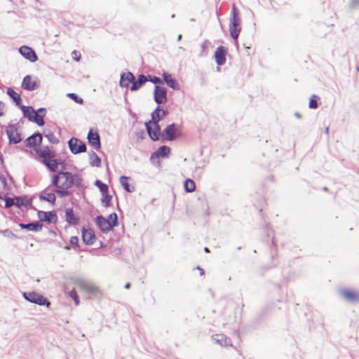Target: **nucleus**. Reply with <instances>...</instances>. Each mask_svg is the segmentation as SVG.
<instances>
[{
	"instance_id": "nucleus-31",
	"label": "nucleus",
	"mask_w": 359,
	"mask_h": 359,
	"mask_svg": "<svg viewBox=\"0 0 359 359\" xmlns=\"http://www.w3.org/2000/svg\"><path fill=\"white\" fill-rule=\"evenodd\" d=\"M51 171H56L58 169V162L54 158H50L43 163Z\"/></svg>"
},
{
	"instance_id": "nucleus-17",
	"label": "nucleus",
	"mask_w": 359,
	"mask_h": 359,
	"mask_svg": "<svg viewBox=\"0 0 359 359\" xmlns=\"http://www.w3.org/2000/svg\"><path fill=\"white\" fill-rule=\"evenodd\" d=\"M82 241L86 245H93L95 241V235L91 229H82Z\"/></svg>"
},
{
	"instance_id": "nucleus-33",
	"label": "nucleus",
	"mask_w": 359,
	"mask_h": 359,
	"mask_svg": "<svg viewBox=\"0 0 359 359\" xmlns=\"http://www.w3.org/2000/svg\"><path fill=\"white\" fill-rule=\"evenodd\" d=\"M95 184L99 188L102 194L108 193V186L100 180H96Z\"/></svg>"
},
{
	"instance_id": "nucleus-8",
	"label": "nucleus",
	"mask_w": 359,
	"mask_h": 359,
	"mask_svg": "<svg viewBox=\"0 0 359 359\" xmlns=\"http://www.w3.org/2000/svg\"><path fill=\"white\" fill-rule=\"evenodd\" d=\"M146 128L148 134L152 140L156 141L159 139L161 128L158 123L149 121L146 123Z\"/></svg>"
},
{
	"instance_id": "nucleus-5",
	"label": "nucleus",
	"mask_w": 359,
	"mask_h": 359,
	"mask_svg": "<svg viewBox=\"0 0 359 359\" xmlns=\"http://www.w3.org/2000/svg\"><path fill=\"white\" fill-rule=\"evenodd\" d=\"M229 31L232 38L236 40L241 32V27L240 20L237 15V13L236 12L235 6H233V16L231 20V24L229 25Z\"/></svg>"
},
{
	"instance_id": "nucleus-51",
	"label": "nucleus",
	"mask_w": 359,
	"mask_h": 359,
	"mask_svg": "<svg viewBox=\"0 0 359 359\" xmlns=\"http://www.w3.org/2000/svg\"><path fill=\"white\" fill-rule=\"evenodd\" d=\"M52 142H53V143H56V142H58V140H57V139H55V141H52Z\"/></svg>"
},
{
	"instance_id": "nucleus-1",
	"label": "nucleus",
	"mask_w": 359,
	"mask_h": 359,
	"mask_svg": "<svg viewBox=\"0 0 359 359\" xmlns=\"http://www.w3.org/2000/svg\"><path fill=\"white\" fill-rule=\"evenodd\" d=\"M51 185L56 188L57 195L65 197L71 194V189L74 187H79L81 179L78 175L67 171H60L51 177Z\"/></svg>"
},
{
	"instance_id": "nucleus-50",
	"label": "nucleus",
	"mask_w": 359,
	"mask_h": 359,
	"mask_svg": "<svg viewBox=\"0 0 359 359\" xmlns=\"http://www.w3.org/2000/svg\"><path fill=\"white\" fill-rule=\"evenodd\" d=\"M205 251L206 252H209V250H208V248H205Z\"/></svg>"
},
{
	"instance_id": "nucleus-32",
	"label": "nucleus",
	"mask_w": 359,
	"mask_h": 359,
	"mask_svg": "<svg viewBox=\"0 0 359 359\" xmlns=\"http://www.w3.org/2000/svg\"><path fill=\"white\" fill-rule=\"evenodd\" d=\"M184 188L187 192H193L196 189L195 182L192 180L187 179L184 182Z\"/></svg>"
},
{
	"instance_id": "nucleus-15",
	"label": "nucleus",
	"mask_w": 359,
	"mask_h": 359,
	"mask_svg": "<svg viewBox=\"0 0 359 359\" xmlns=\"http://www.w3.org/2000/svg\"><path fill=\"white\" fill-rule=\"evenodd\" d=\"M79 287L82 290L93 295H97L100 292L99 287L90 283L81 282L79 283Z\"/></svg>"
},
{
	"instance_id": "nucleus-13",
	"label": "nucleus",
	"mask_w": 359,
	"mask_h": 359,
	"mask_svg": "<svg viewBox=\"0 0 359 359\" xmlns=\"http://www.w3.org/2000/svg\"><path fill=\"white\" fill-rule=\"evenodd\" d=\"M154 100L158 104H163L167 101V92L165 88L159 86L155 87Z\"/></svg>"
},
{
	"instance_id": "nucleus-9",
	"label": "nucleus",
	"mask_w": 359,
	"mask_h": 359,
	"mask_svg": "<svg viewBox=\"0 0 359 359\" xmlns=\"http://www.w3.org/2000/svg\"><path fill=\"white\" fill-rule=\"evenodd\" d=\"M6 133L10 144H17L21 142V134L19 133L18 129L15 126H9L7 128Z\"/></svg>"
},
{
	"instance_id": "nucleus-39",
	"label": "nucleus",
	"mask_w": 359,
	"mask_h": 359,
	"mask_svg": "<svg viewBox=\"0 0 359 359\" xmlns=\"http://www.w3.org/2000/svg\"><path fill=\"white\" fill-rule=\"evenodd\" d=\"M67 96L71 98L72 100H73L75 102L78 103V104H83V99L78 97L76 94L74 93H69L67 94Z\"/></svg>"
},
{
	"instance_id": "nucleus-34",
	"label": "nucleus",
	"mask_w": 359,
	"mask_h": 359,
	"mask_svg": "<svg viewBox=\"0 0 359 359\" xmlns=\"http://www.w3.org/2000/svg\"><path fill=\"white\" fill-rule=\"evenodd\" d=\"M31 121L35 122L40 126H42L44 125L43 116L41 115H39L37 114V112L34 115L33 118L31 119Z\"/></svg>"
},
{
	"instance_id": "nucleus-23",
	"label": "nucleus",
	"mask_w": 359,
	"mask_h": 359,
	"mask_svg": "<svg viewBox=\"0 0 359 359\" xmlns=\"http://www.w3.org/2000/svg\"><path fill=\"white\" fill-rule=\"evenodd\" d=\"M170 153V149L167 146L160 147L156 151L151 154V158L167 157Z\"/></svg>"
},
{
	"instance_id": "nucleus-26",
	"label": "nucleus",
	"mask_w": 359,
	"mask_h": 359,
	"mask_svg": "<svg viewBox=\"0 0 359 359\" xmlns=\"http://www.w3.org/2000/svg\"><path fill=\"white\" fill-rule=\"evenodd\" d=\"M20 226L23 229H28L32 231H38L41 229L42 224L39 222H33L29 224H20Z\"/></svg>"
},
{
	"instance_id": "nucleus-43",
	"label": "nucleus",
	"mask_w": 359,
	"mask_h": 359,
	"mask_svg": "<svg viewBox=\"0 0 359 359\" xmlns=\"http://www.w3.org/2000/svg\"><path fill=\"white\" fill-rule=\"evenodd\" d=\"M91 159L93 161V164L97 166L100 165V159L97 156V155L95 153H93L91 156Z\"/></svg>"
},
{
	"instance_id": "nucleus-20",
	"label": "nucleus",
	"mask_w": 359,
	"mask_h": 359,
	"mask_svg": "<svg viewBox=\"0 0 359 359\" xmlns=\"http://www.w3.org/2000/svg\"><path fill=\"white\" fill-rule=\"evenodd\" d=\"M135 80L134 75L130 72H126L121 74L120 80V86L121 87L128 88L130 83H133Z\"/></svg>"
},
{
	"instance_id": "nucleus-7",
	"label": "nucleus",
	"mask_w": 359,
	"mask_h": 359,
	"mask_svg": "<svg viewBox=\"0 0 359 359\" xmlns=\"http://www.w3.org/2000/svg\"><path fill=\"white\" fill-rule=\"evenodd\" d=\"M69 147L73 154H79L86 151V144L80 140L72 137L69 141Z\"/></svg>"
},
{
	"instance_id": "nucleus-16",
	"label": "nucleus",
	"mask_w": 359,
	"mask_h": 359,
	"mask_svg": "<svg viewBox=\"0 0 359 359\" xmlns=\"http://www.w3.org/2000/svg\"><path fill=\"white\" fill-rule=\"evenodd\" d=\"M41 142L42 135L39 133L33 134L30 137H27L25 140L26 144L28 147L34 148V149L39 148L38 147L41 144Z\"/></svg>"
},
{
	"instance_id": "nucleus-14",
	"label": "nucleus",
	"mask_w": 359,
	"mask_h": 359,
	"mask_svg": "<svg viewBox=\"0 0 359 359\" xmlns=\"http://www.w3.org/2000/svg\"><path fill=\"white\" fill-rule=\"evenodd\" d=\"M19 52L25 58L32 62L36 61L38 59V57L34 50L29 46H23L20 47Z\"/></svg>"
},
{
	"instance_id": "nucleus-24",
	"label": "nucleus",
	"mask_w": 359,
	"mask_h": 359,
	"mask_svg": "<svg viewBox=\"0 0 359 359\" xmlns=\"http://www.w3.org/2000/svg\"><path fill=\"white\" fill-rule=\"evenodd\" d=\"M168 112L158 107L151 114V121L158 123L159 121L167 115Z\"/></svg>"
},
{
	"instance_id": "nucleus-36",
	"label": "nucleus",
	"mask_w": 359,
	"mask_h": 359,
	"mask_svg": "<svg viewBox=\"0 0 359 359\" xmlns=\"http://www.w3.org/2000/svg\"><path fill=\"white\" fill-rule=\"evenodd\" d=\"M318 99V97L316 95H313L309 100V107L311 109H316L318 107V102L317 100Z\"/></svg>"
},
{
	"instance_id": "nucleus-19",
	"label": "nucleus",
	"mask_w": 359,
	"mask_h": 359,
	"mask_svg": "<svg viewBox=\"0 0 359 359\" xmlns=\"http://www.w3.org/2000/svg\"><path fill=\"white\" fill-rule=\"evenodd\" d=\"M88 142L95 147L96 149H100V136L97 131H93L92 129L90 130L88 134Z\"/></svg>"
},
{
	"instance_id": "nucleus-4",
	"label": "nucleus",
	"mask_w": 359,
	"mask_h": 359,
	"mask_svg": "<svg viewBox=\"0 0 359 359\" xmlns=\"http://www.w3.org/2000/svg\"><path fill=\"white\" fill-rule=\"evenodd\" d=\"M23 297L27 301L41 306L46 305L47 307H49L50 305V303L46 297L35 292H25Z\"/></svg>"
},
{
	"instance_id": "nucleus-6",
	"label": "nucleus",
	"mask_w": 359,
	"mask_h": 359,
	"mask_svg": "<svg viewBox=\"0 0 359 359\" xmlns=\"http://www.w3.org/2000/svg\"><path fill=\"white\" fill-rule=\"evenodd\" d=\"M56 188L52 189L51 187H48L41 191L39 195V198L54 205L56 201Z\"/></svg>"
},
{
	"instance_id": "nucleus-12",
	"label": "nucleus",
	"mask_w": 359,
	"mask_h": 359,
	"mask_svg": "<svg viewBox=\"0 0 359 359\" xmlns=\"http://www.w3.org/2000/svg\"><path fill=\"white\" fill-rule=\"evenodd\" d=\"M227 52V48L222 46H219L216 49L215 53V59L218 65L221 66L225 64Z\"/></svg>"
},
{
	"instance_id": "nucleus-22",
	"label": "nucleus",
	"mask_w": 359,
	"mask_h": 359,
	"mask_svg": "<svg viewBox=\"0 0 359 359\" xmlns=\"http://www.w3.org/2000/svg\"><path fill=\"white\" fill-rule=\"evenodd\" d=\"M22 87L27 90H33L36 87V81L31 76H26L23 79Z\"/></svg>"
},
{
	"instance_id": "nucleus-10",
	"label": "nucleus",
	"mask_w": 359,
	"mask_h": 359,
	"mask_svg": "<svg viewBox=\"0 0 359 359\" xmlns=\"http://www.w3.org/2000/svg\"><path fill=\"white\" fill-rule=\"evenodd\" d=\"M34 151L39 157L43 159V163L48 160L50 158H55V151L50 149L48 147H44L43 148H36Z\"/></svg>"
},
{
	"instance_id": "nucleus-30",
	"label": "nucleus",
	"mask_w": 359,
	"mask_h": 359,
	"mask_svg": "<svg viewBox=\"0 0 359 359\" xmlns=\"http://www.w3.org/2000/svg\"><path fill=\"white\" fill-rule=\"evenodd\" d=\"M7 94L14 100L17 105H20L21 102V97L20 94L10 88L7 89Z\"/></svg>"
},
{
	"instance_id": "nucleus-29",
	"label": "nucleus",
	"mask_w": 359,
	"mask_h": 359,
	"mask_svg": "<svg viewBox=\"0 0 359 359\" xmlns=\"http://www.w3.org/2000/svg\"><path fill=\"white\" fill-rule=\"evenodd\" d=\"M24 116L28 118L29 121L33 118L36 111L32 107L28 106H23L22 107Z\"/></svg>"
},
{
	"instance_id": "nucleus-47",
	"label": "nucleus",
	"mask_w": 359,
	"mask_h": 359,
	"mask_svg": "<svg viewBox=\"0 0 359 359\" xmlns=\"http://www.w3.org/2000/svg\"><path fill=\"white\" fill-rule=\"evenodd\" d=\"M4 103L0 102V116L3 114L1 111L4 108Z\"/></svg>"
},
{
	"instance_id": "nucleus-18",
	"label": "nucleus",
	"mask_w": 359,
	"mask_h": 359,
	"mask_svg": "<svg viewBox=\"0 0 359 359\" xmlns=\"http://www.w3.org/2000/svg\"><path fill=\"white\" fill-rule=\"evenodd\" d=\"M342 297L347 301L351 302H356L359 301V294L352 290L345 289L341 290Z\"/></svg>"
},
{
	"instance_id": "nucleus-41",
	"label": "nucleus",
	"mask_w": 359,
	"mask_h": 359,
	"mask_svg": "<svg viewBox=\"0 0 359 359\" xmlns=\"http://www.w3.org/2000/svg\"><path fill=\"white\" fill-rule=\"evenodd\" d=\"M148 81H150L154 83H163V81L160 78L155 76H149Z\"/></svg>"
},
{
	"instance_id": "nucleus-2",
	"label": "nucleus",
	"mask_w": 359,
	"mask_h": 359,
	"mask_svg": "<svg viewBox=\"0 0 359 359\" xmlns=\"http://www.w3.org/2000/svg\"><path fill=\"white\" fill-rule=\"evenodd\" d=\"M95 222L102 232H109L113 227L118 225L117 215L115 212L110 214L107 219L103 216H97Z\"/></svg>"
},
{
	"instance_id": "nucleus-11",
	"label": "nucleus",
	"mask_w": 359,
	"mask_h": 359,
	"mask_svg": "<svg viewBox=\"0 0 359 359\" xmlns=\"http://www.w3.org/2000/svg\"><path fill=\"white\" fill-rule=\"evenodd\" d=\"M37 215L41 221L46 222L47 223L55 224L57 221V215L54 211L46 212L39 210L38 211Z\"/></svg>"
},
{
	"instance_id": "nucleus-35",
	"label": "nucleus",
	"mask_w": 359,
	"mask_h": 359,
	"mask_svg": "<svg viewBox=\"0 0 359 359\" xmlns=\"http://www.w3.org/2000/svg\"><path fill=\"white\" fill-rule=\"evenodd\" d=\"M128 177H121L120 179V182L121 183V185L124 188V189L128 192H131L133 190L130 189L128 182Z\"/></svg>"
},
{
	"instance_id": "nucleus-21",
	"label": "nucleus",
	"mask_w": 359,
	"mask_h": 359,
	"mask_svg": "<svg viewBox=\"0 0 359 359\" xmlns=\"http://www.w3.org/2000/svg\"><path fill=\"white\" fill-rule=\"evenodd\" d=\"M212 339L222 346H231V341L229 338L222 334H217L212 336Z\"/></svg>"
},
{
	"instance_id": "nucleus-49",
	"label": "nucleus",
	"mask_w": 359,
	"mask_h": 359,
	"mask_svg": "<svg viewBox=\"0 0 359 359\" xmlns=\"http://www.w3.org/2000/svg\"><path fill=\"white\" fill-rule=\"evenodd\" d=\"M38 111H39V112H44V113H45V112H46V110H45V109H43V108H40V109L38 110Z\"/></svg>"
},
{
	"instance_id": "nucleus-42",
	"label": "nucleus",
	"mask_w": 359,
	"mask_h": 359,
	"mask_svg": "<svg viewBox=\"0 0 359 359\" xmlns=\"http://www.w3.org/2000/svg\"><path fill=\"white\" fill-rule=\"evenodd\" d=\"M15 205V199L11 198H6L5 199V207L10 208Z\"/></svg>"
},
{
	"instance_id": "nucleus-25",
	"label": "nucleus",
	"mask_w": 359,
	"mask_h": 359,
	"mask_svg": "<svg viewBox=\"0 0 359 359\" xmlns=\"http://www.w3.org/2000/svg\"><path fill=\"white\" fill-rule=\"evenodd\" d=\"M147 81L148 79L144 75H140L137 81L134 80L133 83L131 86L130 90L132 91L138 90Z\"/></svg>"
},
{
	"instance_id": "nucleus-37",
	"label": "nucleus",
	"mask_w": 359,
	"mask_h": 359,
	"mask_svg": "<svg viewBox=\"0 0 359 359\" xmlns=\"http://www.w3.org/2000/svg\"><path fill=\"white\" fill-rule=\"evenodd\" d=\"M69 296L74 301L76 306L79 304V299L75 289H73L69 292Z\"/></svg>"
},
{
	"instance_id": "nucleus-40",
	"label": "nucleus",
	"mask_w": 359,
	"mask_h": 359,
	"mask_svg": "<svg viewBox=\"0 0 359 359\" xmlns=\"http://www.w3.org/2000/svg\"><path fill=\"white\" fill-rule=\"evenodd\" d=\"M71 56H72V58L76 62H79L81 60V53L76 50H74L72 52Z\"/></svg>"
},
{
	"instance_id": "nucleus-27",
	"label": "nucleus",
	"mask_w": 359,
	"mask_h": 359,
	"mask_svg": "<svg viewBox=\"0 0 359 359\" xmlns=\"http://www.w3.org/2000/svg\"><path fill=\"white\" fill-rule=\"evenodd\" d=\"M163 79L165 82L167 83L168 86L173 89H177L178 87L177 83L176 81L172 77L170 74H168L167 73L163 74Z\"/></svg>"
},
{
	"instance_id": "nucleus-45",
	"label": "nucleus",
	"mask_w": 359,
	"mask_h": 359,
	"mask_svg": "<svg viewBox=\"0 0 359 359\" xmlns=\"http://www.w3.org/2000/svg\"><path fill=\"white\" fill-rule=\"evenodd\" d=\"M15 199V205L18 207H20L24 204L23 200L19 197L14 198Z\"/></svg>"
},
{
	"instance_id": "nucleus-48",
	"label": "nucleus",
	"mask_w": 359,
	"mask_h": 359,
	"mask_svg": "<svg viewBox=\"0 0 359 359\" xmlns=\"http://www.w3.org/2000/svg\"><path fill=\"white\" fill-rule=\"evenodd\" d=\"M130 287V283H127L126 285H125V288L126 289H129Z\"/></svg>"
},
{
	"instance_id": "nucleus-38",
	"label": "nucleus",
	"mask_w": 359,
	"mask_h": 359,
	"mask_svg": "<svg viewBox=\"0 0 359 359\" xmlns=\"http://www.w3.org/2000/svg\"><path fill=\"white\" fill-rule=\"evenodd\" d=\"M102 195L103 198L102 199V203L104 204L105 207H108L111 200V196L109 195L108 193Z\"/></svg>"
},
{
	"instance_id": "nucleus-46",
	"label": "nucleus",
	"mask_w": 359,
	"mask_h": 359,
	"mask_svg": "<svg viewBox=\"0 0 359 359\" xmlns=\"http://www.w3.org/2000/svg\"><path fill=\"white\" fill-rule=\"evenodd\" d=\"M208 43V41L206 40L201 44V48L203 51H205V49L207 48Z\"/></svg>"
},
{
	"instance_id": "nucleus-44",
	"label": "nucleus",
	"mask_w": 359,
	"mask_h": 359,
	"mask_svg": "<svg viewBox=\"0 0 359 359\" xmlns=\"http://www.w3.org/2000/svg\"><path fill=\"white\" fill-rule=\"evenodd\" d=\"M70 243L72 245H75L76 247L79 246V238L77 236H72L70 238Z\"/></svg>"
},
{
	"instance_id": "nucleus-3",
	"label": "nucleus",
	"mask_w": 359,
	"mask_h": 359,
	"mask_svg": "<svg viewBox=\"0 0 359 359\" xmlns=\"http://www.w3.org/2000/svg\"><path fill=\"white\" fill-rule=\"evenodd\" d=\"M180 135V128L172 123L168 126L162 132L163 140L172 141Z\"/></svg>"
},
{
	"instance_id": "nucleus-28",
	"label": "nucleus",
	"mask_w": 359,
	"mask_h": 359,
	"mask_svg": "<svg viewBox=\"0 0 359 359\" xmlns=\"http://www.w3.org/2000/svg\"><path fill=\"white\" fill-rule=\"evenodd\" d=\"M66 220L72 224H76L78 222V219L74 214L72 209H67L65 212Z\"/></svg>"
}]
</instances>
